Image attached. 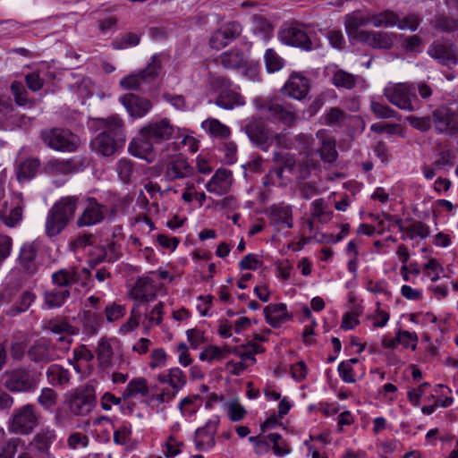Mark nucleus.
Here are the masks:
<instances>
[{
	"instance_id": "obj_5",
	"label": "nucleus",
	"mask_w": 458,
	"mask_h": 458,
	"mask_svg": "<svg viewBox=\"0 0 458 458\" xmlns=\"http://www.w3.org/2000/svg\"><path fill=\"white\" fill-rule=\"evenodd\" d=\"M3 378L4 386L13 393L30 392L38 385V377L22 367L6 370Z\"/></svg>"
},
{
	"instance_id": "obj_31",
	"label": "nucleus",
	"mask_w": 458,
	"mask_h": 458,
	"mask_svg": "<svg viewBox=\"0 0 458 458\" xmlns=\"http://www.w3.org/2000/svg\"><path fill=\"white\" fill-rule=\"evenodd\" d=\"M157 380L162 384H167L171 387V391L177 394L186 385L187 377L182 369L174 367L158 375Z\"/></svg>"
},
{
	"instance_id": "obj_57",
	"label": "nucleus",
	"mask_w": 458,
	"mask_h": 458,
	"mask_svg": "<svg viewBox=\"0 0 458 458\" xmlns=\"http://www.w3.org/2000/svg\"><path fill=\"white\" fill-rule=\"evenodd\" d=\"M105 314L107 322L113 323L123 318L126 314V308L124 305L112 302L106 307Z\"/></svg>"
},
{
	"instance_id": "obj_34",
	"label": "nucleus",
	"mask_w": 458,
	"mask_h": 458,
	"mask_svg": "<svg viewBox=\"0 0 458 458\" xmlns=\"http://www.w3.org/2000/svg\"><path fill=\"white\" fill-rule=\"evenodd\" d=\"M215 103L220 108L231 110L236 106H243L245 100L241 94L228 88L218 93Z\"/></svg>"
},
{
	"instance_id": "obj_35",
	"label": "nucleus",
	"mask_w": 458,
	"mask_h": 458,
	"mask_svg": "<svg viewBox=\"0 0 458 458\" xmlns=\"http://www.w3.org/2000/svg\"><path fill=\"white\" fill-rule=\"evenodd\" d=\"M131 426L127 423L114 428L113 441L115 445H121L123 450L131 451L135 447V441L132 439Z\"/></svg>"
},
{
	"instance_id": "obj_63",
	"label": "nucleus",
	"mask_w": 458,
	"mask_h": 458,
	"mask_svg": "<svg viewBox=\"0 0 458 458\" xmlns=\"http://www.w3.org/2000/svg\"><path fill=\"white\" fill-rule=\"evenodd\" d=\"M407 121L411 127L420 131H428L433 125L432 117L430 116L418 117L411 115L407 117Z\"/></svg>"
},
{
	"instance_id": "obj_19",
	"label": "nucleus",
	"mask_w": 458,
	"mask_h": 458,
	"mask_svg": "<svg viewBox=\"0 0 458 458\" xmlns=\"http://www.w3.org/2000/svg\"><path fill=\"white\" fill-rule=\"evenodd\" d=\"M106 208L95 199L88 198L81 215L77 219L80 227L92 226L99 224L105 218Z\"/></svg>"
},
{
	"instance_id": "obj_32",
	"label": "nucleus",
	"mask_w": 458,
	"mask_h": 458,
	"mask_svg": "<svg viewBox=\"0 0 458 458\" xmlns=\"http://www.w3.org/2000/svg\"><path fill=\"white\" fill-rule=\"evenodd\" d=\"M275 160L281 164V167L276 171V174L279 178L283 177V173L284 171L293 173L296 168L294 157L289 153H276ZM297 168L299 170V176L301 177H306L310 173V168L308 165L303 166L299 165Z\"/></svg>"
},
{
	"instance_id": "obj_62",
	"label": "nucleus",
	"mask_w": 458,
	"mask_h": 458,
	"mask_svg": "<svg viewBox=\"0 0 458 458\" xmlns=\"http://www.w3.org/2000/svg\"><path fill=\"white\" fill-rule=\"evenodd\" d=\"M396 340L398 344H402L403 347L414 350L417 346L418 336L414 332L399 330L396 334Z\"/></svg>"
},
{
	"instance_id": "obj_10",
	"label": "nucleus",
	"mask_w": 458,
	"mask_h": 458,
	"mask_svg": "<svg viewBox=\"0 0 458 458\" xmlns=\"http://www.w3.org/2000/svg\"><path fill=\"white\" fill-rule=\"evenodd\" d=\"M279 38L285 45L300 47L306 51L316 48L304 27L301 25H285L279 31Z\"/></svg>"
},
{
	"instance_id": "obj_22",
	"label": "nucleus",
	"mask_w": 458,
	"mask_h": 458,
	"mask_svg": "<svg viewBox=\"0 0 458 458\" xmlns=\"http://www.w3.org/2000/svg\"><path fill=\"white\" fill-rule=\"evenodd\" d=\"M218 420H209L204 427L199 428L195 432L194 443L199 451L208 452L215 445V435L217 430Z\"/></svg>"
},
{
	"instance_id": "obj_64",
	"label": "nucleus",
	"mask_w": 458,
	"mask_h": 458,
	"mask_svg": "<svg viewBox=\"0 0 458 458\" xmlns=\"http://www.w3.org/2000/svg\"><path fill=\"white\" fill-rule=\"evenodd\" d=\"M455 155L453 151L447 149L444 150L437 156V158L433 163L435 167L441 170L445 167H450L454 164Z\"/></svg>"
},
{
	"instance_id": "obj_6",
	"label": "nucleus",
	"mask_w": 458,
	"mask_h": 458,
	"mask_svg": "<svg viewBox=\"0 0 458 458\" xmlns=\"http://www.w3.org/2000/svg\"><path fill=\"white\" fill-rule=\"evenodd\" d=\"M43 142L57 151H74L78 145V137L70 131L61 128L46 129L41 131Z\"/></svg>"
},
{
	"instance_id": "obj_37",
	"label": "nucleus",
	"mask_w": 458,
	"mask_h": 458,
	"mask_svg": "<svg viewBox=\"0 0 458 458\" xmlns=\"http://www.w3.org/2000/svg\"><path fill=\"white\" fill-rule=\"evenodd\" d=\"M46 377L50 385L64 386L70 382L71 373L59 364H52L47 368Z\"/></svg>"
},
{
	"instance_id": "obj_12",
	"label": "nucleus",
	"mask_w": 458,
	"mask_h": 458,
	"mask_svg": "<svg viewBox=\"0 0 458 458\" xmlns=\"http://www.w3.org/2000/svg\"><path fill=\"white\" fill-rule=\"evenodd\" d=\"M432 123L438 133L451 135L458 131V115L447 106H440L433 111Z\"/></svg>"
},
{
	"instance_id": "obj_30",
	"label": "nucleus",
	"mask_w": 458,
	"mask_h": 458,
	"mask_svg": "<svg viewBox=\"0 0 458 458\" xmlns=\"http://www.w3.org/2000/svg\"><path fill=\"white\" fill-rule=\"evenodd\" d=\"M120 145H122L121 140L107 133H99L91 141L92 148L105 157L114 155Z\"/></svg>"
},
{
	"instance_id": "obj_56",
	"label": "nucleus",
	"mask_w": 458,
	"mask_h": 458,
	"mask_svg": "<svg viewBox=\"0 0 458 458\" xmlns=\"http://www.w3.org/2000/svg\"><path fill=\"white\" fill-rule=\"evenodd\" d=\"M224 358V351L216 345H208L199 353V360L211 363L215 360H221Z\"/></svg>"
},
{
	"instance_id": "obj_52",
	"label": "nucleus",
	"mask_w": 458,
	"mask_h": 458,
	"mask_svg": "<svg viewBox=\"0 0 458 458\" xmlns=\"http://www.w3.org/2000/svg\"><path fill=\"white\" fill-rule=\"evenodd\" d=\"M266 69L268 72H275L284 66V59L273 49L267 48L264 54Z\"/></svg>"
},
{
	"instance_id": "obj_9",
	"label": "nucleus",
	"mask_w": 458,
	"mask_h": 458,
	"mask_svg": "<svg viewBox=\"0 0 458 458\" xmlns=\"http://www.w3.org/2000/svg\"><path fill=\"white\" fill-rule=\"evenodd\" d=\"M244 131L250 140L263 151H267L271 147L273 131L267 123L256 117H252L244 126Z\"/></svg>"
},
{
	"instance_id": "obj_27",
	"label": "nucleus",
	"mask_w": 458,
	"mask_h": 458,
	"mask_svg": "<svg viewBox=\"0 0 458 458\" xmlns=\"http://www.w3.org/2000/svg\"><path fill=\"white\" fill-rule=\"evenodd\" d=\"M13 201V207L9 210L0 212L1 220L8 227H15L21 222L23 208H25V201L21 193H15Z\"/></svg>"
},
{
	"instance_id": "obj_33",
	"label": "nucleus",
	"mask_w": 458,
	"mask_h": 458,
	"mask_svg": "<svg viewBox=\"0 0 458 458\" xmlns=\"http://www.w3.org/2000/svg\"><path fill=\"white\" fill-rule=\"evenodd\" d=\"M267 322L273 327H278L284 323L289 316L286 305L284 303L269 304L264 309Z\"/></svg>"
},
{
	"instance_id": "obj_17",
	"label": "nucleus",
	"mask_w": 458,
	"mask_h": 458,
	"mask_svg": "<svg viewBox=\"0 0 458 458\" xmlns=\"http://www.w3.org/2000/svg\"><path fill=\"white\" fill-rule=\"evenodd\" d=\"M428 54L439 64L453 66L458 63L457 49L449 41H437L429 46Z\"/></svg>"
},
{
	"instance_id": "obj_4",
	"label": "nucleus",
	"mask_w": 458,
	"mask_h": 458,
	"mask_svg": "<svg viewBox=\"0 0 458 458\" xmlns=\"http://www.w3.org/2000/svg\"><path fill=\"white\" fill-rule=\"evenodd\" d=\"M65 403L70 412L75 416H86L97 404L96 391L93 386L77 387L66 394Z\"/></svg>"
},
{
	"instance_id": "obj_24",
	"label": "nucleus",
	"mask_w": 458,
	"mask_h": 458,
	"mask_svg": "<svg viewBox=\"0 0 458 458\" xmlns=\"http://www.w3.org/2000/svg\"><path fill=\"white\" fill-rule=\"evenodd\" d=\"M121 104L125 107L129 115L133 118L145 116L152 108V103L134 94H126L120 98Z\"/></svg>"
},
{
	"instance_id": "obj_49",
	"label": "nucleus",
	"mask_w": 458,
	"mask_h": 458,
	"mask_svg": "<svg viewBox=\"0 0 458 458\" xmlns=\"http://www.w3.org/2000/svg\"><path fill=\"white\" fill-rule=\"evenodd\" d=\"M252 29L256 34L267 41L271 38L273 26L271 23L262 15L252 16Z\"/></svg>"
},
{
	"instance_id": "obj_43",
	"label": "nucleus",
	"mask_w": 458,
	"mask_h": 458,
	"mask_svg": "<svg viewBox=\"0 0 458 458\" xmlns=\"http://www.w3.org/2000/svg\"><path fill=\"white\" fill-rule=\"evenodd\" d=\"M36 300V295L30 291H25L15 301V303L6 311L10 317H15L29 310Z\"/></svg>"
},
{
	"instance_id": "obj_46",
	"label": "nucleus",
	"mask_w": 458,
	"mask_h": 458,
	"mask_svg": "<svg viewBox=\"0 0 458 458\" xmlns=\"http://www.w3.org/2000/svg\"><path fill=\"white\" fill-rule=\"evenodd\" d=\"M333 211L328 208L327 203L323 199H317L311 203V216L320 223H327L331 220Z\"/></svg>"
},
{
	"instance_id": "obj_60",
	"label": "nucleus",
	"mask_w": 458,
	"mask_h": 458,
	"mask_svg": "<svg viewBox=\"0 0 458 458\" xmlns=\"http://www.w3.org/2000/svg\"><path fill=\"white\" fill-rule=\"evenodd\" d=\"M276 145L278 148L290 149L294 146V142L293 139L290 137L289 133L283 131L280 132L273 131L271 137V146Z\"/></svg>"
},
{
	"instance_id": "obj_45",
	"label": "nucleus",
	"mask_w": 458,
	"mask_h": 458,
	"mask_svg": "<svg viewBox=\"0 0 458 458\" xmlns=\"http://www.w3.org/2000/svg\"><path fill=\"white\" fill-rule=\"evenodd\" d=\"M114 352L110 342L101 338L98 343L97 358L102 368L110 367L113 363Z\"/></svg>"
},
{
	"instance_id": "obj_36",
	"label": "nucleus",
	"mask_w": 458,
	"mask_h": 458,
	"mask_svg": "<svg viewBox=\"0 0 458 458\" xmlns=\"http://www.w3.org/2000/svg\"><path fill=\"white\" fill-rule=\"evenodd\" d=\"M360 42L367 43L374 48H390L393 45L391 37L386 32L369 31L361 34Z\"/></svg>"
},
{
	"instance_id": "obj_51",
	"label": "nucleus",
	"mask_w": 458,
	"mask_h": 458,
	"mask_svg": "<svg viewBox=\"0 0 458 458\" xmlns=\"http://www.w3.org/2000/svg\"><path fill=\"white\" fill-rule=\"evenodd\" d=\"M371 25L374 27H394L397 24V15L390 11H385L379 13L370 12Z\"/></svg>"
},
{
	"instance_id": "obj_18",
	"label": "nucleus",
	"mask_w": 458,
	"mask_h": 458,
	"mask_svg": "<svg viewBox=\"0 0 458 458\" xmlns=\"http://www.w3.org/2000/svg\"><path fill=\"white\" fill-rule=\"evenodd\" d=\"M143 134L149 137L156 144L168 140L174 134V127L167 118L152 121L141 128Z\"/></svg>"
},
{
	"instance_id": "obj_20",
	"label": "nucleus",
	"mask_w": 458,
	"mask_h": 458,
	"mask_svg": "<svg viewBox=\"0 0 458 458\" xmlns=\"http://www.w3.org/2000/svg\"><path fill=\"white\" fill-rule=\"evenodd\" d=\"M130 295L135 300L134 304L140 307L143 302L153 301L157 295V287L154 280L149 276L139 278L130 292Z\"/></svg>"
},
{
	"instance_id": "obj_26",
	"label": "nucleus",
	"mask_w": 458,
	"mask_h": 458,
	"mask_svg": "<svg viewBox=\"0 0 458 458\" xmlns=\"http://www.w3.org/2000/svg\"><path fill=\"white\" fill-rule=\"evenodd\" d=\"M309 91V80L298 73H293L284 86V93L297 100L303 99Z\"/></svg>"
},
{
	"instance_id": "obj_13",
	"label": "nucleus",
	"mask_w": 458,
	"mask_h": 458,
	"mask_svg": "<svg viewBox=\"0 0 458 458\" xmlns=\"http://www.w3.org/2000/svg\"><path fill=\"white\" fill-rule=\"evenodd\" d=\"M195 173L194 167L188 159L182 156L172 157L165 165L164 177L167 182L185 179L192 176Z\"/></svg>"
},
{
	"instance_id": "obj_39",
	"label": "nucleus",
	"mask_w": 458,
	"mask_h": 458,
	"mask_svg": "<svg viewBox=\"0 0 458 458\" xmlns=\"http://www.w3.org/2000/svg\"><path fill=\"white\" fill-rule=\"evenodd\" d=\"M148 394V382L144 377L132 378L126 386L123 392L122 398L123 400L133 398L137 395L142 397Z\"/></svg>"
},
{
	"instance_id": "obj_48",
	"label": "nucleus",
	"mask_w": 458,
	"mask_h": 458,
	"mask_svg": "<svg viewBox=\"0 0 458 458\" xmlns=\"http://www.w3.org/2000/svg\"><path fill=\"white\" fill-rule=\"evenodd\" d=\"M39 167V161L36 158L26 159L18 168L17 177L20 182L32 179Z\"/></svg>"
},
{
	"instance_id": "obj_38",
	"label": "nucleus",
	"mask_w": 458,
	"mask_h": 458,
	"mask_svg": "<svg viewBox=\"0 0 458 458\" xmlns=\"http://www.w3.org/2000/svg\"><path fill=\"white\" fill-rule=\"evenodd\" d=\"M37 252L36 246L31 242H25L21 247L19 261L30 274H33L36 271L34 261L37 257Z\"/></svg>"
},
{
	"instance_id": "obj_41",
	"label": "nucleus",
	"mask_w": 458,
	"mask_h": 458,
	"mask_svg": "<svg viewBox=\"0 0 458 458\" xmlns=\"http://www.w3.org/2000/svg\"><path fill=\"white\" fill-rule=\"evenodd\" d=\"M430 233L429 226L421 221H412L405 227V233L402 235V239L415 240L419 238L425 240Z\"/></svg>"
},
{
	"instance_id": "obj_53",
	"label": "nucleus",
	"mask_w": 458,
	"mask_h": 458,
	"mask_svg": "<svg viewBox=\"0 0 458 458\" xmlns=\"http://www.w3.org/2000/svg\"><path fill=\"white\" fill-rule=\"evenodd\" d=\"M349 115L346 114L343 110L339 107H331L327 110L323 115V124L327 126H335L339 125L342 122H344Z\"/></svg>"
},
{
	"instance_id": "obj_11",
	"label": "nucleus",
	"mask_w": 458,
	"mask_h": 458,
	"mask_svg": "<svg viewBox=\"0 0 458 458\" xmlns=\"http://www.w3.org/2000/svg\"><path fill=\"white\" fill-rule=\"evenodd\" d=\"M28 358L34 363H49L61 358L55 346L44 337L36 340L27 351Z\"/></svg>"
},
{
	"instance_id": "obj_1",
	"label": "nucleus",
	"mask_w": 458,
	"mask_h": 458,
	"mask_svg": "<svg viewBox=\"0 0 458 458\" xmlns=\"http://www.w3.org/2000/svg\"><path fill=\"white\" fill-rule=\"evenodd\" d=\"M51 279L55 287L44 294V302L48 309L59 308L65 303L71 296L69 287L89 290L92 282L89 270L78 266L61 268L52 274Z\"/></svg>"
},
{
	"instance_id": "obj_28",
	"label": "nucleus",
	"mask_w": 458,
	"mask_h": 458,
	"mask_svg": "<svg viewBox=\"0 0 458 458\" xmlns=\"http://www.w3.org/2000/svg\"><path fill=\"white\" fill-rule=\"evenodd\" d=\"M217 62L225 69L235 70L247 66L248 56L242 49L232 48L222 53Z\"/></svg>"
},
{
	"instance_id": "obj_54",
	"label": "nucleus",
	"mask_w": 458,
	"mask_h": 458,
	"mask_svg": "<svg viewBox=\"0 0 458 458\" xmlns=\"http://www.w3.org/2000/svg\"><path fill=\"white\" fill-rule=\"evenodd\" d=\"M141 318V311L140 310V307L138 304H134L133 308L131 310V315L128 320L121 326L119 328V332L121 334H127L129 332L133 331L140 323Z\"/></svg>"
},
{
	"instance_id": "obj_59",
	"label": "nucleus",
	"mask_w": 458,
	"mask_h": 458,
	"mask_svg": "<svg viewBox=\"0 0 458 458\" xmlns=\"http://www.w3.org/2000/svg\"><path fill=\"white\" fill-rule=\"evenodd\" d=\"M269 442L273 444V451L276 455L283 456L290 453V449L286 443L283 441L282 437L277 433H271L267 436Z\"/></svg>"
},
{
	"instance_id": "obj_16",
	"label": "nucleus",
	"mask_w": 458,
	"mask_h": 458,
	"mask_svg": "<svg viewBox=\"0 0 458 458\" xmlns=\"http://www.w3.org/2000/svg\"><path fill=\"white\" fill-rule=\"evenodd\" d=\"M371 24V15L369 11L357 10L345 16L344 25L346 33L351 39L361 40V34L368 30H360V28Z\"/></svg>"
},
{
	"instance_id": "obj_40",
	"label": "nucleus",
	"mask_w": 458,
	"mask_h": 458,
	"mask_svg": "<svg viewBox=\"0 0 458 458\" xmlns=\"http://www.w3.org/2000/svg\"><path fill=\"white\" fill-rule=\"evenodd\" d=\"M201 405L202 397L199 394H191L181 400L178 409L182 417L191 418L196 414Z\"/></svg>"
},
{
	"instance_id": "obj_15",
	"label": "nucleus",
	"mask_w": 458,
	"mask_h": 458,
	"mask_svg": "<svg viewBox=\"0 0 458 458\" xmlns=\"http://www.w3.org/2000/svg\"><path fill=\"white\" fill-rule=\"evenodd\" d=\"M155 144L140 129L138 135L130 142L128 150L132 156L151 163L156 159Z\"/></svg>"
},
{
	"instance_id": "obj_29",
	"label": "nucleus",
	"mask_w": 458,
	"mask_h": 458,
	"mask_svg": "<svg viewBox=\"0 0 458 458\" xmlns=\"http://www.w3.org/2000/svg\"><path fill=\"white\" fill-rule=\"evenodd\" d=\"M316 137L321 141V147L318 149L321 159L324 162L334 163L338 157L335 138L331 137L326 130H318Z\"/></svg>"
},
{
	"instance_id": "obj_47",
	"label": "nucleus",
	"mask_w": 458,
	"mask_h": 458,
	"mask_svg": "<svg viewBox=\"0 0 458 458\" xmlns=\"http://www.w3.org/2000/svg\"><path fill=\"white\" fill-rule=\"evenodd\" d=\"M101 318L98 314L91 310H85L82 316L83 333L87 335L97 334Z\"/></svg>"
},
{
	"instance_id": "obj_42",
	"label": "nucleus",
	"mask_w": 458,
	"mask_h": 458,
	"mask_svg": "<svg viewBox=\"0 0 458 458\" xmlns=\"http://www.w3.org/2000/svg\"><path fill=\"white\" fill-rule=\"evenodd\" d=\"M201 126L206 131L215 138L226 139L231 134L230 128L215 118H208L205 120Z\"/></svg>"
},
{
	"instance_id": "obj_7",
	"label": "nucleus",
	"mask_w": 458,
	"mask_h": 458,
	"mask_svg": "<svg viewBox=\"0 0 458 458\" xmlns=\"http://www.w3.org/2000/svg\"><path fill=\"white\" fill-rule=\"evenodd\" d=\"M161 70V59L159 55H154L147 67L138 73H132L123 77L120 85L124 89H139L147 85L158 76Z\"/></svg>"
},
{
	"instance_id": "obj_44",
	"label": "nucleus",
	"mask_w": 458,
	"mask_h": 458,
	"mask_svg": "<svg viewBox=\"0 0 458 458\" xmlns=\"http://www.w3.org/2000/svg\"><path fill=\"white\" fill-rule=\"evenodd\" d=\"M359 80V76L339 69L335 72L332 77V83L337 88L352 89L357 85Z\"/></svg>"
},
{
	"instance_id": "obj_2",
	"label": "nucleus",
	"mask_w": 458,
	"mask_h": 458,
	"mask_svg": "<svg viewBox=\"0 0 458 458\" xmlns=\"http://www.w3.org/2000/svg\"><path fill=\"white\" fill-rule=\"evenodd\" d=\"M78 206V198L66 196L56 201L48 210L45 233L47 237H55L60 234L73 217Z\"/></svg>"
},
{
	"instance_id": "obj_23",
	"label": "nucleus",
	"mask_w": 458,
	"mask_h": 458,
	"mask_svg": "<svg viewBox=\"0 0 458 458\" xmlns=\"http://www.w3.org/2000/svg\"><path fill=\"white\" fill-rule=\"evenodd\" d=\"M233 184V174L230 170L219 168L206 184V190L216 196H223L229 192Z\"/></svg>"
},
{
	"instance_id": "obj_21",
	"label": "nucleus",
	"mask_w": 458,
	"mask_h": 458,
	"mask_svg": "<svg viewBox=\"0 0 458 458\" xmlns=\"http://www.w3.org/2000/svg\"><path fill=\"white\" fill-rule=\"evenodd\" d=\"M93 125L101 130V133H107L117 138L121 143L125 142L124 123L118 114H112L106 118H97L93 121Z\"/></svg>"
},
{
	"instance_id": "obj_61",
	"label": "nucleus",
	"mask_w": 458,
	"mask_h": 458,
	"mask_svg": "<svg viewBox=\"0 0 458 458\" xmlns=\"http://www.w3.org/2000/svg\"><path fill=\"white\" fill-rule=\"evenodd\" d=\"M47 328L55 334L66 333L73 335L74 329L68 322L64 319H52L47 322Z\"/></svg>"
},
{
	"instance_id": "obj_3",
	"label": "nucleus",
	"mask_w": 458,
	"mask_h": 458,
	"mask_svg": "<svg viewBox=\"0 0 458 458\" xmlns=\"http://www.w3.org/2000/svg\"><path fill=\"white\" fill-rule=\"evenodd\" d=\"M383 94L388 102L399 109L413 112L420 107L414 83L390 81L384 88Z\"/></svg>"
},
{
	"instance_id": "obj_8",
	"label": "nucleus",
	"mask_w": 458,
	"mask_h": 458,
	"mask_svg": "<svg viewBox=\"0 0 458 458\" xmlns=\"http://www.w3.org/2000/svg\"><path fill=\"white\" fill-rule=\"evenodd\" d=\"M38 414L33 404H25L13 411L10 430L16 434H29L37 427Z\"/></svg>"
},
{
	"instance_id": "obj_58",
	"label": "nucleus",
	"mask_w": 458,
	"mask_h": 458,
	"mask_svg": "<svg viewBox=\"0 0 458 458\" xmlns=\"http://www.w3.org/2000/svg\"><path fill=\"white\" fill-rule=\"evenodd\" d=\"M164 304L157 303L149 312L145 314L146 327L149 328L159 325L163 320Z\"/></svg>"
},
{
	"instance_id": "obj_14",
	"label": "nucleus",
	"mask_w": 458,
	"mask_h": 458,
	"mask_svg": "<svg viewBox=\"0 0 458 458\" xmlns=\"http://www.w3.org/2000/svg\"><path fill=\"white\" fill-rule=\"evenodd\" d=\"M269 224L277 231L290 229L293 225V208L280 203L271 205L266 211Z\"/></svg>"
},
{
	"instance_id": "obj_55",
	"label": "nucleus",
	"mask_w": 458,
	"mask_h": 458,
	"mask_svg": "<svg viewBox=\"0 0 458 458\" xmlns=\"http://www.w3.org/2000/svg\"><path fill=\"white\" fill-rule=\"evenodd\" d=\"M370 108L378 119H389L398 116V113L395 110L377 101H371Z\"/></svg>"
},
{
	"instance_id": "obj_25",
	"label": "nucleus",
	"mask_w": 458,
	"mask_h": 458,
	"mask_svg": "<svg viewBox=\"0 0 458 458\" xmlns=\"http://www.w3.org/2000/svg\"><path fill=\"white\" fill-rule=\"evenodd\" d=\"M267 111L271 117L278 120L287 126H293L298 120L297 114L289 106H284L279 102H270L261 107Z\"/></svg>"
},
{
	"instance_id": "obj_50",
	"label": "nucleus",
	"mask_w": 458,
	"mask_h": 458,
	"mask_svg": "<svg viewBox=\"0 0 458 458\" xmlns=\"http://www.w3.org/2000/svg\"><path fill=\"white\" fill-rule=\"evenodd\" d=\"M58 401V394L50 387H43L37 398L38 403L47 411H51Z\"/></svg>"
}]
</instances>
